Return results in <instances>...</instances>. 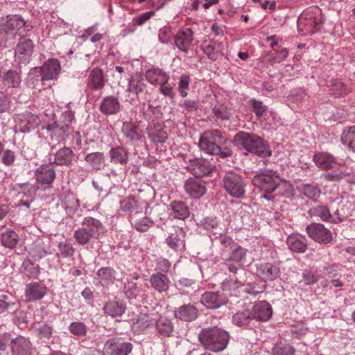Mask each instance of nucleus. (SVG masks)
Here are the masks:
<instances>
[{
	"label": "nucleus",
	"mask_w": 355,
	"mask_h": 355,
	"mask_svg": "<svg viewBox=\"0 0 355 355\" xmlns=\"http://www.w3.org/2000/svg\"><path fill=\"white\" fill-rule=\"evenodd\" d=\"M226 141L225 135L220 130H212L204 132L200 138L198 145L205 153L225 159L232 155V150L230 148L221 147Z\"/></svg>",
	"instance_id": "obj_1"
},
{
	"label": "nucleus",
	"mask_w": 355,
	"mask_h": 355,
	"mask_svg": "<svg viewBox=\"0 0 355 355\" xmlns=\"http://www.w3.org/2000/svg\"><path fill=\"white\" fill-rule=\"evenodd\" d=\"M31 28L19 15H8L0 17V46L12 41L16 35H23Z\"/></svg>",
	"instance_id": "obj_2"
},
{
	"label": "nucleus",
	"mask_w": 355,
	"mask_h": 355,
	"mask_svg": "<svg viewBox=\"0 0 355 355\" xmlns=\"http://www.w3.org/2000/svg\"><path fill=\"white\" fill-rule=\"evenodd\" d=\"M230 338L228 331L217 327L204 328L198 334V339L202 345L213 352L224 350L229 343Z\"/></svg>",
	"instance_id": "obj_3"
},
{
	"label": "nucleus",
	"mask_w": 355,
	"mask_h": 355,
	"mask_svg": "<svg viewBox=\"0 0 355 355\" xmlns=\"http://www.w3.org/2000/svg\"><path fill=\"white\" fill-rule=\"evenodd\" d=\"M234 141L248 152L259 157L266 158L271 155L268 143L256 135L239 132L234 136Z\"/></svg>",
	"instance_id": "obj_4"
},
{
	"label": "nucleus",
	"mask_w": 355,
	"mask_h": 355,
	"mask_svg": "<svg viewBox=\"0 0 355 355\" xmlns=\"http://www.w3.org/2000/svg\"><path fill=\"white\" fill-rule=\"evenodd\" d=\"M103 232L104 226L98 219L86 216L83 219L81 227L74 231L73 238L78 245H85L92 239H98Z\"/></svg>",
	"instance_id": "obj_5"
},
{
	"label": "nucleus",
	"mask_w": 355,
	"mask_h": 355,
	"mask_svg": "<svg viewBox=\"0 0 355 355\" xmlns=\"http://www.w3.org/2000/svg\"><path fill=\"white\" fill-rule=\"evenodd\" d=\"M277 180L278 175L276 172L265 170L254 175L252 182L255 187L266 193L261 198L267 200H272L273 196L269 194L273 193L277 188Z\"/></svg>",
	"instance_id": "obj_6"
},
{
	"label": "nucleus",
	"mask_w": 355,
	"mask_h": 355,
	"mask_svg": "<svg viewBox=\"0 0 355 355\" xmlns=\"http://www.w3.org/2000/svg\"><path fill=\"white\" fill-rule=\"evenodd\" d=\"M222 182L224 189L230 196L235 198L245 197L247 182L241 175L229 171L224 175Z\"/></svg>",
	"instance_id": "obj_7"
},
{
	"label": "nucleus",
	"mask_w": 355,
	"mask_h": 355,
	"mask_svg": "<svg viewBox=\"0 0 355 355\" xmlns=\"http://www.w3.org/2000/svg\"><path fill=\"white\" fill-rule=\"evenodd\" d=\"M60 71V64L55 58L49 59L44 64L39 68H33L29 73L30 78L35 76H41V80H51L56 79Z\"/></svg>",
	"instance_id": "obj_8"
},
{
	"label": "nucleus",
	"mask_w": 355,
	"mask_h": 355,
	"mask_svg": "<svg viewBox=\"0 0 355 355\" xmlns=\"http://www.w3.org/2000/svg\"><path fill=\"white\" fill-rule=\"evenodd\" d=\"M132 349V345L121 338H112L104 344L103 355H128Z\"/></svg>",
	"instance_id": "obj_9"
},
{
	"label": "nucleus",
	"mask_w": 355,
	"mask_h": 355,
	"mask_svg": "<svg viewBox=\"0 0 355 355\" xmlns=\"http://www.w3.org/2000/svg\"><path fill=\"white\" fill-rule=\"evenodd\" d=\"M149 207L144 202L137 200L133 197H128L120 202V210L129 214V220L132 217L137 216L144 213L145 215H150Z\"/></svg>",
	"instance_id": "obj_10"
},
{
	"label": "nucleus",
	"mask_w": 355,
	"mask_h": 355,
	"mask_svg": "<svg viewBox=\"0 0 355 355\" xmlns=\"http://www.w3.org/2000/svg\"><path fill=\"white\" fill-rule=\"evenodd\" d=\"M15 121L16 122L15 132L22 133L29 132L31 130L36 128L40 122L37 115L29 112L18 114Z\"/></svg>",
	"instance_id": "obj_11"
},
{
	"label": "nucleus",
	"mask_w": 355,
	"mask_h": 355,
	"mask_svg": "<svg viewBox=\"0 0 355 355\" xmlns=\"http://www.w3.org/2000/svg\"><path fill=\"white\" fill-rule=\"evenodd\" d=\"M308 236L315 241L327 244L332 240V234L329 230L321 223H313L306 227Z\"/></svg>",
	"instance_id": "obj_12"
},
{
	"label": "nucleus",
	"mask_w": 355,
	"mask_h": 355,
	"mask_svg": "<svg viewBox=\"0 0 355 355\" xmlns=\"http://www.w3.org/2000/svg\"><path fill=\"white\" fill-rule=\"evenodd\" d=\"M34 44L30 39H22L17 44L15 50V60L20 64L30 62L33 53Z\"/></svg>",
	"instance_id": "obj_13"
},
{
	"label": "nucleus",
	"mask_w": 355,
	"mask_h": 355,
	"mask_svg": "<svg viewBox=\"0 0 355 355\" xmlns=\"http://www.w3.org/2000/svg\"><path fill=\"white\" fill-rule=\"evenodd\" d=\"M193 35L194 33L191 28L180 29L173 36L174 47L184 54H187L194 39Z\"/></svg>",
	"instance_id": "obj_14"
},
{
	"label": "nucleus",
	"mask_w": 355,
	"mask_h": 355,
	"mask_svg": "<svg viewBox=\"0 0 355 355\" xmlns=\"http://www.w3.org/2000/svg\"><path fill=\"white\" fill-rule=\"evenodd\" d=\"M47 293V287L42 282H31L25 286L24 297L27 302L42 300Z\"/></svg>",
	"instance_id": "obj_15"
},
{
	"label": "nucleus",
	"mask_w": 355,
	"mask_h": 355,
	"mask_svg": "<svg viewBox=\"0 0 355 355\" xmlns=\"http://www.w3.org/2000/svg\"><path fill=\"white\" fill-rule=\"evenodd\" d=\"M187 168L196 177L202 178L211 173L213 166L204 158H196L189 161Z\"/></svg>",
	"instance_id": "obj_16"
},
{
	"label": "nucleus",
	"mask_w": 355,
	"mask_h": 355,
	"mask_svg": "<svg viewBox=\"0 0 355 355\" xmlns=\"http://www.w3.org/2000/svg\"><path fill=\"white\" fill-rule=\"evenodd\" d=\"M46 130L52 139L58 142H62L68 137L69 125L66 122L52 120L46 125Z\"/></svg>",
	"instance_id": "obj_17"
},
{
	"label": "nucleus",
	"mask_w": 355,
	"mask_h": 355,
	"mask_svg": "<svg viewBox=\"0 0 355 355\" xmlns=\"http://www.w3.org/2000/svg\"><path fill=\"white\" fill-rule=\"evenodd\" d=\"M35 177L41 184L51 186L55 178V169L52 164H42L36 168Z\"/></svg>",
	"instance_id": "obj_18"
},
{
	"label": "nucleus",
	"mask_w": 355,
	"mask_h": 355,
	"mask_svg": "<svg viewBox=\"0 0 355 355\" xmlns=\"http://www.w3.org/2000/svg\"><path fill=\"white\" fill-rule=\"evenodd\" d=\"M200 49L212 61H216L219 55H223V43L214 39L203 41Z\"/></svg>",
	"instance_id": "obj_19"
},
{
	"label": "nucleus",
	"mask_w": 355,
	"mask_h": 355,
	"mask_svg": "<svg viewBox=\"0 0 355 355\" xmlns=\"http://www.w3.org/2000/svg\"><path fill=\"white\" fill-rule=\"evenodd\" d=\"M257 275L263 282L272 281L279 277V267L272 263H264L257 265Z\"/></svg>",
	"instance_id": "obj_20"
},
{
	"label": "nucleus",
	"mask_w": 355,
	"mask_h": 355,
	"mask_svg": "<svg viewBox=\"0 0 355 355\" xmlns=\"http://www.w3.org/2000/svg\"><path fill=\"white\" fill-rule=\"evenodd\" d=\"M250 311L252 313L254 320L257 321H268L272 315L271 305L265 300L255 302Z\"/></svg>",
	"instance_id": "obj_21"
},
{
	"label": "nucleus",
	"mask_w": 355,
	"mask_h": 355,
	"mask_svg": "<svg viewBox=\"0 0 355 355\" xmlns=\"http://www.w3.org/2000/svg\"><path fill=\"white\" fill-rule=\"evenodd\" d=\"M184 187L186 193L194 199H199L207 191L205 182L200 180L188 179L185 181Z\"/></svg>",
	"instance_id": "obj_22"
},
{
	"label": "nucleus",
	"mask_w": 355,
	"mask_h": 355,
	"mask_svg": "<svg viewBox=\"0 0 355 355\" xmlns=\"http://www.w3.org/2000/svg\"><path fill=\"white\" fill-rule=\"evenodd\" d=\"M226 302V298L219 292H205L200 297L201 304L210 309H218Z\"/></svg>",
	"instance_id": "obj_23"
},
{
	"label": "nucleus",
	"mask_w": 355,
	"mask_h": 355,
	"mask_svg": "<svg viewBox=\"0 0 355 355\" xmlns=\"http://www.w3.org/2000/svg\"><path fill=\"white\" fill-rule=\"evenodd\" d=\"M77 159L73 150L69 147H63L54 155L53 164L58 166H71Z\"/></svg>",
	"instance_id": "obj_24"
},
{
	"label": "nucleus",
	"mask_w": 355,
	"mask_h": 355,
	"mask_svg": "<svg viewBox=\"0 0 355 355\" xmlns=\"http://www.w3.org/2000/svg\"><path fill=\"white\" fill-rule=\"evenodd\" d=\"M307 214L311 218H318L324 222H330L332 223H338L339 218L337 216H331L329 208L323 205H318L311 207Z\"/></svg>",
	"instance_id": "obj_25"
},
{
	"label": "nucleus",
	"mask_w": 355,
	"mask_h": 355,
	"mask_svg": "<svg viewBox=\"0 0 355 355\" xmlns=\"http://www.w3.org/2000/svg\"><path fill=\"white\" fill-rule=\"evenodd\" d=\"M288 248L293 252L304 253L307 249V239L300 234L293 233L289 235L286 239Z\"/></svg>",
	"instance_id": "obj_26"
},
{
	"label": "nucleus",
	"mask_w": 355,
	"mask_h": 355,
	"mask_svg": "<svg viewBox=\"0 0 355 355\" xmlns=\"http://www.w3.org/2000/svg\"><path fill=\"white\" fill-rule=\"evenodd\" d=\"M121 107V103L117 97L107 96L103 98L99 105V110L103 114L114 115L120 111Z\"/></svg>",
	"instance_id": "obj_27"
},
{
	"label": "nucleus",
	"mask_w": 355,
	"mask_h": 355,
	"mask_svg": "<svg viewBox=\"0 0 355 355\" xmlns=\"http://www.w3.org/2000/svg\"><path fill=\"white\" fill-rule=\"evenodd\" d=\"M198 315V309L191 304H183L174 311L175 318L185 322H191L196 320Z\"/></svg>",
	"instance_id": "obj_28"
},
{
	"label": "nucleus",
	"mask_w": 355,
	"mask_h": 355,
	"mask_svg": "<svg viewBox=\"0 0 355 355\" xmlns=\"http://www.w3.org/2000/svg\"><path fill=\"white\" fill-rule=\"evenodd\" d=\"M11 350L14 355H31V343L28 338L18 336L12 340Z\"/></svg>",
	"instance_id": "obj_29"
},
{
	"label": "nucleus",
	"mask_w": 355,
	"mask_h": 355,
	"mask_svg": "<svg viewBox=\"0 0 355 355\" xmlns=\"http://www.w3.org/2000/svg\"><path fill=\"white\" fill-rule=\"evenodd\" d=\"M146 80L153 85L166 83L170 79L169 75L158 67L147 70L145 73Z\"/></svg>",
	"instance_id": "obj_30"
},
{
	"label": "nucleus",
	"mask_w": 355,
	"mask_h": 355,
	"mask_svg": "<svg viewBox=\"0 0 355 355\" xmlns=\"http://www.w3.org/2000/svg\"><path fill=\"white\" fill-rule=\"evenodd\" d=\"M313 162L315 165L322 170L333 168L337 164L334 156L329 153L319 152L314 155Z\"/></svg>",
	"instance_id": "obj_31"
},
{
	"label": "nucleus",
	"mask_w": 355,
	"mask_h": 355,
	"mask_svg": "<svg viewBox=\"0 0 355 355\" xmlns=\"http://www.w3.org/2000/svg\"><path fill=\"white\" fill-rule=\"evenodd\" d=\"M250 309H244L235 313L232 318V323L239 327L244 329L250 328L253 324V315Z\"/></svg>",
	"instance_id": "obj_32"
},
{
	"label": "nucleus",
	"mask_w": 355,
	"mask_h": 355,
	"mask_svg": "<svg viewBox=\"0 0 355 355\" xmlns=\"http://www.w3.org/2000/svg\"><path fill=\"white\" fill-rule=\"evenodd\" d=\"M185 232L183 228L176 227L169 233L166 239L167 245L175 251H178L184 245Z\"/></svg>",
	"instance_id": "obj_33"
},
{
	"label": "nucleus",
	"mask_w": 355,
	"mask_h": 355,
	"mask_svg": "<svg viewBox=\"0 0 355 355\" xmlns=\"http://www.w3.org/2000/svg\"><path fill=\"white\" fill-rule=\"evenodd\" d=\"M297 189L302 199L306 198L317 202L321 196V189L313 184H302Z\"/></svg>",
	"instance_id": "obj_34"
},
{
	"label": "nucleus",
	"mask_w": 355,
	"mask_h": 355,
	"mask_svg": "<svg viewBox=\"0 0 355 355\" xmlns=\"http://www.w3.org/2000/svg\"><path fill=\"white\" fill-rule=\"evenodd\" d=\"M150 283L156 291L162 293L168 290L170 280L166 274L155 272L150 277Z\"/></svg>",
	"instance_id": "obj_35"
},
{
	"label": "nucleus",
	"mask_w": 355,
	"mask_h": 355,
	"mask_svg": "<svg viewBox=\"0 0 355 355\" xmlns=\"http://www.w3.org/2000/svg\"><path fill=\"white\" fill-rule=\"evenodd\" d=\"M170 214L174 218L184 220L190 215L189 207L182 201H173L170 204Z\"/></svg>",
	"instance_id": "obj_36"
},
{
	"label": "nucleus",
	"mask_w": 355,
	"mask_h": 355,
	"mask_svg": "<svg viewBox=\"0 0 355 355\" xmlns=\"http://www.w3.org/2000/svg\"><path fill=\"white\" fill-rule=\"evenodd\" d=\"M121 132L124 137L131 141H139L142 137L138 126L132 121H124L122 124Z\"/></svg>",
	"instance_id": "obj_37"
},
{
	"label": "nucleus",
	"mask_w": 355,
	"mask_h": 355,
	"mask_svg": "<svg viewBox=\"0 0 355 355\" xmlns=\"http://www.w3.org/2000/svg\"><path fill=\"white\" fill-rule=\"evenodd\" d=\"M126 309L125 304L123 302L116 300H110L103 306L105 313L112 317H121Z\"/></svg>",
	"instance_id": "obj_38"
},
{
	"label": "nucleus",
	"mask_w": 355,
	"mask_h": 355,
	"mask_svg": "<svg viewBox=\"0 0 355 355\" xmlns=\"http://www.w3.org/2000/svg\"><path fill=\"white\" fill-rule=\"evenodd\" d=\"M110 162L125 165L128 162V151L123 146L112 148L109 151Z\"/></svg>",
	"instance_id": "obj_39"
},
{
	"label": "nucleus",
	"mask_w": 355,
	"mask_h": 355,
	"mask_svg": "<svg viewBox=\"0 0 355 355\" xmlns=\"http://www.w3.org/2000/svg\"><path fill=\"white\" fill-rule=\"evenodd\" d=\"M227 261H232L239 265H242L246 259L248 250L238 243H235L230 249Z\"/></svg>",
	"instance_id": "obj_40"
},
{
	"label": "nucleus",
	"mask_w": 355,
	"mask_h": 355,
	"mask_svg": "<svg viewBox=\"0 0 355 355\" xmlns=\"http://www.w3.org/2000/svg\"><path fill=\"white\" fill-rule=\"evenodd\" d=\"M130 222L132 227H134L137 231L140 232H145L148 231L154 224L153 220L148 218L147 215H145L144 216L137 215V216L132 217Z\"/></svg>",
	"instance_id": "obj_41"
},
{
	"label": "nucleus",
	"mask_w": 355,
	"mask_h": 355,
	"mask_svg": "<svg viewBox=\"0 0 355 355\" xmlns=\"http://www.w3.org/2000/svg\"><path fill=\"white\" fill-rule=\"evenodd\" d=\"M18 308L14 297L10 295H0V315L15 311Z\"/></svg>",
	"instance_id": "obj_42"
},
{
	"label": "nucleus",
	"mask_w": 355,
	"mask_h": 355,
	"mask_svg": "<svg viewBox=\"0 0 355 355\" xmlns=\"http://www.w3.org/2000/svg\"><path fill=\"white\" fill-rule=\"evenodd\" d=\"M156 329L162 336H171L173 332L174 327L171 319L160 317L156 322Z\"/></svg>",
	"instance_id": "obj_43"
},
{
	"label": "nucleus",
	"mask_w": 355,
	"mask_h": 355,
	"mask_svg": "<svg viewBox=\"0 0 355 355\" xmlns=\"http://www.w3.org/2000/svg\"><path fill=\"white\" fill-rule=\"evenodd\" d=\"M209 238L212 243H219L223 250L230 249L236 243L230 236L219 232H211Z\"/></svg>",
	"instance_id": "obj_44"
},
{
	"label": "nucleus",
	"mask_w": 355,
	"mask_h": 355,
	"mask_svg": "<svg viewBox=\"0 0 355 355\" xmlns=\"http://www.w3.org/2000/svg\"><path fill=\"white\" fill-rule=\"evenodd\" d=\"M151 323L150 316L146 313H139L132 319V328L137 333L145 330Z\"/></svg>",
	"instance_id": "obj_45"
},
{
	"label": "nucleus",
	"mask_w": 355,
	"mask_h": 355,
	"mask_svg": "<svg viewBox=\"0 0 355 355\" xmlns=\"http://www.w3.org/2000/svg\"><path fill=\"white\" fill-rule=\"evenodd\" d=\"M146 85L143 79L139 76H135L130 78L127 92L138 96L145 91Z\"/></svg>",
	"instance_id": "obj_46"
},
{
	"label": "nucleus",
	"mask_w": 355,
	"mask_h": 355,
	"mask_svg": "<svg viewBox=\"0 0 355 355\" xmlns=\"http://www.w3.org/2000/svg\"><path fill=\"white\" fill-rule=\"evenodd\" d=\"M76 252V248L73 245L67 241H61L58 245V252L55 254L56 257L60 258H71L73 257Z\"/></svg>",
	"instance_id": "obj_47"
},
{
	"label": "nucleus",
	"mask_w": 355,
	"mask_h": 355,
	"mask_svg": "<svg viewBox=\"0 0 355 355\" xmlns=\"http://www.w3.org/2000/svg\"><path fill=\"white\" fill-rule=\"evenodd\" d=\"M19 236L12 230L7 229L1 235V244L8 248H13L18 243Z\"/></svg>",
	"instance_id": "obj_48"
},
{
	"label": "nucleus",
	"mask_w": 355,
	"mask_h": 355,
	"mask_svg": "<svg viewBox=\"0 0 355 355\" xmlns=\"http://www.w3.org/2000/svg\"><path fill=\"white\" fill-rule=\"evenodd\" d=\"M85 160L95 170H100L104 165V154L101 152H94L87 154Z\"/></svg>",
	"instance_id": "obj_49"
},
{
	"label": "nucleus",
	"mask_w": 355,
	"mask_h": 355,
	"mask_svg": "<svg viewBox=\"0 0 355 355\" xmlns=\"http://www.w3.org/2000/svg\"><path fill=\"white\" fill-rule=\"evenodd\" d=\"M49 253V248L42 241L33 243L29 251L30 256L35 259H40Z\"/></svg>",
	"instance_id": "obj_50"
},
{
	"label": "nucleus",
	"mask_w": 355,
	"mask_h": 355,
	"mask_svg": "<svg viewBox=\"0 0 355 355\" xmlns=\"http://www.w3.org/2000/svg\"><path fill=\"white\" fill-rule=\"evenodd\" d=\"M89 83L94 89H100L104 86L103 71L98 68L92 70L89 76Z\"/></svg>",
	"instance_id": "obj_51"
},
{
	"label": "nucleus",
	"mask_w": 355,
	"mask_h": 355,
	"mask_svg": "<svg viewBox=\"0 0 355 355\" xmlns=\"http://www.w3.org/2000/svg\"><path fill=\"white\" fill-rule=\"evenodd\" d=\"M40 267L30 259L24 261L21 265L23 272L29 278L37 279L40 273Z\"/></svg>",
	"instance_id": "obj_52"
},
{
	"label": "nucleus",
	"mask_w": 355,
	"mask_h": 355,
	"mask_svg": "<svg viewBox=\"0 0 355 355\" xmlns=\"http://www.w3.org/2000/svg\"><path fill=\"white\" fill-rule=\"evenodd\" d=\"M115 270L110 267H104L99 269L96 272L100 282L102 285L108 284L115 279Z\"/></svg>",
	"instance_id": "obj_53"
},
{
	"label": "nucleus",
	"mask_w": 355,
	"mask_h": 355,
	"mask_svg": "<svg viewBox=\"0 0 355 355\" xmlns=\"http://www.w3.org/2000/svg\"><path fill=\"white\" fill-rule=\"evenodd\" d=\"M141 113L144 119L148 121H154V118L159 117L160 110L157 106L144 103L141 107Z\"/></svg>",
	"instance_id": "obj_54"
},
{
	"label": "nucleus",
	"mask_w": 355,
	"mask_h": 355,
	"mask_svg": "<svg viewBox=\"0 0 355 355\" xmlns=\"http://www.w3.org/2000/svg\"><path fill=\"white\" fill-rule=\"evenodd\" d=\"M21 80L19 73L14 70L8 71L3 76V84L8 87H17Z\"/></svg>",
	"instance_id": "obj_55"
},
{
	"label": "nucleus",
	"mask_w": 355,
	"mask_h": 355,
	"mask_svg": "<svg viewBox=\"0 0 355 355\" xmlns=\"http://www.w3.org/2000/svg\"><path fill=\"white\" fill-rule=\"evenodd\" d=\"M341 141L344 145H347L355 152V125L343 130Z\"/></svg>",
	"instance_id": "obj_56"
},
{
	"label": "nucleus",
	"mask_w": 355,
	"mask_h": 355,
	"mask_svg": "<svg viewBox=\"0 0 355 355\" xmlns=\"http://www.w3.org/2000/svg\"><path fill=\"white\" fill-rule=\"evenodd\" d=\"M243 284L241 279L236 276V274L230 275L228 278L222 283L223 291L235 289Z\"/></svg>",
	"instance_id": "obj_57"
},
{
	"label": "nucleus",
	"mask_w": 355,
	"mask_h": 355,
	"mask_svg": "<svg viewBox=\"0 0 355 355\" xmlns=\"http://www.w3.org/2000/svg\"><path fill=\"white\" fill-rule=\"evenodd\" d=\"M69 331L73 336L81 337L87 334V328L84 322H73L69 326Z\"/></svg>",
	"instance_id": "obj_58"
},
{
	"label": "nucleus",
	"mask_w": 355,
	"mask_h": 355,
	"mask_svg": "<svg viewBox=\"0 0 355 355\" xmlns=\"http://www.w3.org/2000/svg\"><path fill=\"white\" fill-rule=\"evenodd\" d=\"M331 91L336 97H340L349 92V88L338 80L331 81Z\"/></svg>",
	"instance_id": "obj_59"
},
{
	"label": "nucleus",
	"mask_w": 355,
	"mask_h": 355,
	"mask_svg": "<svg viewBox=\"0 0 355 355\" xmlns=\"http://www.w3.org/2000/svg\"><path fill=\"white\" fill-rule=\"evenodd\" d=\"M295 349L289 344L278 343L272 348L273 355H293Z\"/></svg>",
	"instance_id": "obj_60"
},
{
	"label": "nucleus",
	"mask_w": 355,
	"mask_h": 355,
	"mask_svg": "<svg viewBox=\"0 0 355 355\" xmlns=\"http://www.w3.org/2000/svg\"><path fill=\"white\" fill-rule=\"evenodd\" d=\"M190 83L191 78L189 75L182 74L180 76L178 82V91L182 97L187 96Z\"/></svg>",
	"instance_id": "obj_61"
},
{
	"label": "nucleus",
	"mask_w": 355,
	"mask_h": 355,
	"mask_svg": "<svg viewBox=\"0 0 355 355\" xmlns=\"http://www.w3.org/2000/svg\"><path fill=\"white\" fill-rule=\"evenodd\" d=\"M173 36L172 28L170 26H164L159 31L158 39L159 42L162 44L171 43V44H173L171 42Z\"/></svg>",
	"instance_id": "obj_62"
},
{
	"label": "nucleus",
	"mask_w": 355,
	"mask_h": 355,
	"mask_svg": "<svg viewBox=\"0 0 355 355\" xmlns=\"http://www.w3.org/2000/svg\"><path fill=\"white\" fill-rule=\"evenodd\" d=\"M196 285V282L189 278L182 277L180 278L176 283L175 287L179 290L180 293L181 295L186 294V292L184 291V288H194V286Z\"/></svg>",
	"instance_id": "obj_63"
},
{
	"label": "nucleus",
	"mask_w": 355,
	"mask_h": 355,
	"mask_svg": "<svg viewBox=\"0 0 355 355\" xmlns=\"http://www.w3.org/2000/svg\"><path fill=\"white\" fill-rule=\"evenodd\" d=\"M319 278L318 275L310 270H305L302 272V279L300 282V284L303 285H312L318 282Z\"/></svg>",
	"instance_id": "obj_64"
}]
</instances>
